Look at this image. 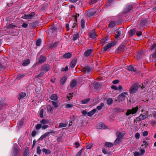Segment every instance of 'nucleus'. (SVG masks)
<instances>
[{"mask_svg":"<svg viewBox=\"0 0 156 156\" xmlns=\"http://www.w3.org/2000/svg\"><path fill=\"white\" fill-rule=\"evenodd\" d=\"M128 95L127 92L122 93L118 97V99L119 101H122L125 99L126 96Z\"/></svg>","mask_w":156,"mask_h":156,"instance_id":"nucleus-4","label":"nucleus"},{"mask_svg":"<svg viewBox=\"0 0 156 156\" xmlns=\"http://www.w3.org/2000/svg\"><path fill=\"white\" fill-rule=\"evenodd\" d=\"M41 39H38L36 42V45L37 46H39L41 44Z\"/></svg>","mask_w":156,"mask_h":156,"instance_id":"nucleus-49","label":"nucleus"},{"mask_svg":"<svg viewBox=\"0 0 156 156\" xmlns=\"http://www.w3.org/2000/svg\"><path fill=\"white\" fill-rule=\"evenodd\" d=\"M138 108H139L138 106H137L135 107L132 108L131 109H128L126 113V116H128L131 114H135L137 111Z\"/></svg>","mask_w":156,"mask_h":156,"instance_id":"nucleus-1","label":"nucleus"},{"mask_svg":"<svg viewBox=\"0 0 156 156\" xmlns=\"http://www.w3.org/2000/svg\"><path fill=\"white\" fill-rule=\"evenodd\" d=\"M113 102V100L111 98H108L107 100V103L108 105H110Z\"/></svg>","mask_w":156,"mask_h":156,"instance_id":"nucleus-32","label":"nucleus"},{"mask_svg":"<svg viewBox=\"0 0 156 156\" xmlns=\"http://www.w3.org/2000/svg\"><path fill=\"white\" fill-rule=\"evenodd\" d=\"M142 53V51H139L137 53V56H138V58H141V53Z\"/></svg>","mask_w":156,"mask_h":156,"instance_id":"nucleus-55","label":"nucleus"},{"mask_svg":"<svg viewBox=\"0 0 156 156\" xmlns=\"http://www.w3.org/2000/svg\"><path fill=\"white\" fill-rule=\"evenodd\" d=\"M125 132L124 131H122V132H117L116 133V135L117 138L120 139H121L123 137Z\"/></svg>","mask_w":156,"mask_h":156,"instance_id":"nucleus-10","label":"nucleus"},{"mask_svg":"<svg viewBox=\"0 0 156 156\" xmlns=\"http://www.w3.org/2000/svg\"><path fill=\"white\" fill-rule=\"evenodd\" d=\"M68 70V66H66V67L65 68H62V69L61 70L62 71H67Z\"/></svg>","mask_w":156,"mask_h":156,"instance_id":"nucleus-61","label":"nucleus"},{"mask_svg":"<svg viewBox=\"0 0 156 156\" xmlns=\"http://www.w3.org/2000/svg\"><path fill=\"white\" fill-rule=\"evenodd\" d=\"M135 29H133L131 30H130L129 33V35L130 36H132V35H134L135 34Z\"/></svg>","mask_w":156,"mask_h":156,"instance_id":"nucleus-34","label":"nucleus"},{"mask_svg":"<svg viewBox=\"0 0 156 156\" xmlns=\"http://www.w3.org/2000/svg\"><path fill=\"white\" fill-rule=\"evenodd\" d=\"M46 60L45 58L42 56H41L39 60V62L40 63H42L44 62Z\"/></svg>","mask_w":156,"mask_h":156,"instance_id":"nucleus-26","label":"nucleus"},{"mask_svg":"<svg viewBox=\"0 0 156 156\" xmlns=\"http://www.w3.org/2000/svg\"><path fill=\"white\" fill-rule=\"evenodd\" d=\"M77 59L76 58H74L71 62L70 64V66L71 68H73L75 66L76 63Z\"/></svg>","mask_w":156,"mask_h":156,"instance_id":"nucleus-20","label":"nucleus"},{"mask_svg":"<svg viewBox=\"0 0 156 156\" xmlns=\"http://www.w3.org/2000/svg\"><path fill=\"white\" fill-rule=\"evenodd\" d=\"M104 104L103 103H101L99 106L97 107V109L98 110H101L104 106Z\"/></svg>","mask_w":156,"mask_h":156,"instance_id":"nucleus-39","label":"nucleus"},{"mask_svg":"<svg viewBox=\"0 0 156 156\" xmlns=\"http://www.w3.org/2000/svg\"><path fill=\"white\" fill-rule=\"evenodd\" d=\"M90 37L92 38H95L96 37V32L94 30H93L90 34Z\"/></svg>","mask_w":156,"mask_h":156,"instance_id":"nucleus-18","label":"nucleus"},{"mask_svg":"<svg viewBox=\"0 0 156 156\" xmlns=\"http://www.w3.org/2000/svg\"><path fill=\"white\" fill-rule=\"evenodd\" d=\"M30 63V61L29 59H27L24 61L22 63V65L24 66H25L28 65Z\"/></svg>","mask_w":156,"mask_h":156,"instance_id":"nucleus-30","label":"nucleus"},{"mask_svg":"<svg viewBox=\"0 0 156 156\" xmlns=\"http://www.w3.org/2000/svg\"><path fill=\"white\" fill-rule=\"evenodd\" d=\"M106 126L103 123L101 122L99 123L97 126V128L98 129H105Z\"/></svg>","mask_w":156,"mask_h":156,"instance_id":"nucleus-15","label":"nucleus"},{"mask_svg":"<svg viewBox=\"0 0 156 156\" xmlns=\"http://www.w3.org/2000/svg\"><path fill=\"white\" fill-rule=\"evenodd\" d=\"M50 99L51 100L55 101L57 100L58 98L56 94H53L51 95L50 97Z\"/></svg>","mask_w":156,"mask_h":156,"instance_id":"nucleus-25","label":"nucleus"},{"mask_svg":"<svg viewBox=\"0 0 156 156\" xmlns=\"http://www.w3.org/2000/svg\"><path fill=\"white\" fill-rule=\"evenodd\" d=\"M114 0H108L105 5V9H111L112 6L111 3H112Z\"/></svg>","mask_w":156,"mask_h":156,"instance_id":"nucleus-11","label":"nucleus"},{"mask_svg":"<svg viewBox=\"0 0 156 156\" xmlns=\"http://www.w3.org/2000/svg\"><path fill=\"white\" fill-rule=\"evenodd\" d=\"M83 149L80 150L76 154V156H80L81 155Z\"/></svg>","mask_w":156,"mask_h":156,"instance_id":"nucleus-58","label":"nucleus"},{"mask_svg":"<svg viewBox=\"0 0 156 156\" xmlns=\"http://www.w3.org/2000/svg\"><path fill=\"white\" fill-rule=\"evenodd\" d=\"M140 155V153L137 151L135 152L134 153V155L135 156H138Z\"/></svg>","mask_w":156,"mask_h":156,"instance_id":"nucleus-64","label":"nucleus"},{"mask_svg":"<svg viewBox=\"0 0 156 156\" xmlns=\"http://www.w3.org/2000/svg\"><path fill=\"white\" fill-rule=\"evenodd\" d=\"M41 127L42 125L40 124H37L35 126L36 129L37 130L39 129Z\"/></svg>","mask_w":156,"mask_h":156,"instance_id":"nucleus-51","label":"nucleus"},{"mask_svg":"<svg viewBox=\"0 0 156 156\" xmlns=\"http://www.w3.org/2000/svg\"><path fill=\"white\" fill-rule=\"evenodd\" d=\"M37 153L38 154H41V150L40 149V147L38 146L37 149Z\"/></svg>","mask_w":156,"mask_h":156,"instance_id":"nucleus-45","label":"nucleus"},{"mask_svg":"<svg viewBox=\"0 0 156 156\" xmlns=\"http://www.w3.org/2000/svg\"><path fill=\"white\" fill-rule=\"evenodd\" d=\"M53 111L52 107L50 105L47 106V112L48 114H51Z\"/></svg>","mask_w":156,"mask_h":156,"instance_id":"nucleus-23","label":"nucleus"},{"mask_svg":"<svg viewBox=\"0 0 156 156\" xmlns=\"http://www.w3.org/2000/svg\"><path fill=\"white\" fill-rule=\"evenodd\" d=\"M50 66L48 65H43L41 68L42 71L46 72L50 69Z\"/></svg>","mask_w":156,"mask_h":156,"instance_id":"nucleus-9","label":"nucleus"},{"mask_svg":"<svg viewBox=\"0 0 156 156\" xmlns=\"http://www.w3.org/2000/svg\"><path fill=\"white\" fill-rule=\"evenodd\" d=\"M116 25V22L115 21L111 22L109 24V27L110 28H113Z\"/></svg>","mask_w":156,"mask_h":156,"instance_id":"nucleus-29","label":"nucleus"},{"mask_svg":"<svg viewBox=\"0 0 156 156\" xmlns=\"http://www.w3.org/2000/svg\"><path fill=\"white\" fill-rule=\"evenodd\" d=\"M135 136L136 138L138 139L140 138V135L139 133H137L135 134Z\"/></svg>","mask_w":156,"mask_h":156,"instance_id":"nucleus-63","label":"nucleus"},{"mask_svg":"<svg viewBox=\"0 0 156 156\" xmlns=\"http://www.w3.org/2000/svg\"><path fill=\"white\" fill-rule=\"evenodd\" d=\"M67 78L66 77L64 76L62 77V78L60 80V84H61L62 85L65 83L66 81V80Z\"/></svg>","mask_w":156,"mask_h":156,"instance_id":"nucleus-28","label":"nucleus"},{"mask_svg":"<svg viewBox=\"0 0 156 156\" xmlns=\"http://www.w3.org/2000/svg\"><path fill=\"white\" fill-rule=\"evenodd\" d=\"M121 141V139H119V138H117L115 141L114 144L115 145H116L120 142Z\"/></svg>","mask_w":156,"mask_h":156,"instance_id":"nucleus-35","label":"nucleus"},{"mask_svg":"<svg viewBox=\"0 0 156 156\" xmlns=\"http://www.w3.org/2000/svg\"><path fill=\"white\" fill-rule=\"evenodd\" d=\"M150 124L152 126H154L156 125V121L155 120H152L150 122Z\"/></svg>","mask_w":156,"mask_h":156,"instance_id":"nucleus-54","label":"nucleus"},{"mask_svg":"<svg viewBox=\"0 0 156 156\" xmlns=\"http://www.w3.org/2000/svg\"><path fill=\"white\" fill-rule=\"evenodd\" d=\"M143 144L142 145V146H144V147L146 148L148 145V142L145 140H143Z\"/></svg>","mask_w":156,"mask_h":156,"instance_id":"nucleus-47","label":"nucleus"},{"mask_svg":"<svg viewBox=\"0 0 156 156\" xmlns=\"http://www.w3.org/2000/svg\"><path fill=\"white\" fill-rule=\"evenodd\" d=\"M96 111V109H94L92 111H90L87 113V115L91 117L93 115H94Z\"/></svg>","mask_w":156,"mask_h":156,"instance_id":"nucleus-21","label":"nucleus"},{"mask_svg":"<svg viewBox=\"0 0 156 156\" xmlns=\"http://www.w3.org/2000/svg\"><path fill=\"white\" fill-rule=\"evenodd\" d=\"M90 100V99L89 98H87L86 99L83 100L82 101V103L83 104H85L88 102Z\"/></svg>","mask_w":156,"mask_h":156,"instance_id":"nucleus-50","label":"nucleus"},{"mask_svg":"<svg viewBox=\"0 0 156 156\" xmlns=\"http://www.w3.org/2000/svg\"><path fill=\"white\" fill-rule=\"evenodd\" d=\"M67 124L66 123H60L59 124V127L60 128L64 127L67 126Z\"/></svg>","mask_w":156,"mask_h":156,"instance_id":"nucleus-46","label":"nucleus"},{"mask_svg":"<svg viewBox=\"0 0 156 156\" xmlns=\"http://www.w3.org/2000/svg\"><path fill=\"white\" fill-rule=\"evenodd\" d=\"M85 21L84 19H82L80 22V27L82 29H83L85 27Z\"/></svg>","mask_w":156,"mask_h":156,"instance_id":"nucleus-27","label":"nucleus"},{"mask_svg":"<svg viewBox=\"0 0 156 156\" xmlns=\"http://www.w3.org/2000/svg\"><path fill=\"white\" fill-rule=\"evenodd\" d=\"M73 105L72 104H67L66 105V108H70L73 107Z\"/></svg>","mask_w":156,"mask_h":156,"instance_id":"nucleus-43","label":"nucleus"},{"mask_svg":"<svg viewBox=\"0 0 156 156\" xmlns=\"http://www.w3.org/2000/svg\"><path fill=\"white\" fill-rule=\"evenodd\" d=\"M147 16L146 17V18L143 19L142 20L140 21V25L142 27L144 26L146 24L147 21L146 18H147Z\"/></svg>","mask_w":156,"mask_h":156,"instance_id":"nucleus-17","label":"nucleus"},{"mask_svg":"<svg viewBox=\"0 0 156 156\" xmlns=\"http://www.w3.org/2000/svg\"><path fill=\"white\" fill-rule=\"evenodd\" d=\"M127 69L129 71H131L133 72L136 71V69L134 68L133 66L131 65H130L127 66Z\"/></svg>","mask_w":156,"mask_h":156,"instance_id":"nucleus-22","label":"nucleus"},{"mask_svg":"<svg viewBox=\"0 0 156 156\" xmlns=\"http://www.w3.org/2000/svg\"><path fill=\"white\" fill-rule=\"evenodd\" d=\"M116 43V41H115L106 44L104 48L103 52H105L106 51L109 49L111 47L113 46Z\"/></svg>","mask_w":156,"mask_h":156,"instance_id":"nucleus-3","label":"nucleus"},{"mask_svg":"<svg viewBox=\"0 0 156 156\" xmlns=\"http://www.w3.org/2000/svg\"><path fill=\"white\" fill-rule=\"evenodd\" d=\"M16 27L15 25L13 24L12 23H11L9 25V26H8V28H12L13 27Z\"/></svg>","mask_w":156,"mask_h":156,"instance_id":"nucleus-57","label":"nucleus"},{"mask_svg":"<svg viewBox=\"0 0 156 156\" xmlns=\"http://www.w3.org/2000/svg\"><path fill=\"white\" fill-rule=\"evenodd\" d=\"M56 30L55 27H53L50 28L49 31L48 32V34L51 36H52L53 35V34L55 33V32Z\"/></svg>","mask_w":156,"mask_h":156,"instance_id":"nucleus-13","label":"nucleus"},{"mask_svg":"<svg viewBox=\"0 0 156 156\" xmlns=\"http://www.w3.org/2000/svg\"><path fill=\"white\" fill-rule=\"evenodd\" d=\"M80 35L79 34H76L73 35V39L74 41H76L78 39Z\"/></svg>","mask_w":156,"mask_h":156,"instance_id":"nucleus-40","label":"nucleus"},{"mask_svg":"<svg viewBox=\"0 0 156 156\" xmlns=\"http://www.w3.org/2000/svg\"><path fill=\"white\" fill-rule=\"evenodd\" d=\"M92 52L93 50L92 49H89L85 51L84 55L86 57H88L90 55Z\"/></svg>","mask_w":156,"mask_h":156,"instance_id":"nucleus-14","label":"nucleus"},{"mask_svg":"<svg viewBox=\"0 0 156 156\" xmlns=\"http://www.w3.org/2000/svg\"><path fill=\"white\" fill-rule=\"evenodd\" d=\"M73 97V95L71 93L68 94L67 96V98H68L69 100H70V99L72 98Z\"/></svg>","mask_w":156,"mask_h":156,"instance_id":"nucleus-48","label":"nucleus"},{"mask_svg":"<svg viewBox=\"0 0 156 156\" xmlns=\"http://www.w3.org/2000/svg\"><path fill=\"white\" fill-rule=\"evenodd\" d=\"M114 144L110 143V142H106L105 143V145L108 147H112L114 145Z\"/></svg>","mask_w":156,"mask_h":156,"instance_id":"nucleus-36","label":"nucleus"},{"mask_svg":"<svg viewBox=\"0 0 156 156\" xmlns=\"http://www.w3.org/2000/svg\"><path fill=\"white\" fill-rule=\"evenodd\" d=\"M96 13V12L93 10H87L85 14L87 17H90L94 15Z\"/></svg>","mask_w":156,"mask_h":156,"instance_id":"nucleus-12","label":"nucleus"},{"mask_svg":"<svg viewBox=\"0 0 156 156\" xmlns=\"http://www.w3.org/2000/svg\"><path fill=\"white\" fill-rule=\"evenodd\" d=\"M44 110L43 108L41 109L40 112H39V116L41 118H43V113Z\"/></svg>","mask_w":156,"mask_h":156,"instance_id":"nucleus-41","label":"nucleus"},{"mask_svg":"<svg viewBox=\"0 0 156 156\" xmlns=\"http://www.w3.org/2000/svg\"><path fill=\"white\" fill-rule=\"evenodd\" d=\"M126 9L127 10H132L134 9L135 8L131 4H129L127 5Z\"/></svg>","mask_w":156,"mask_h":156,"instance_id":"nucleus-37","label":"nucleus"},{"mask_svg":"<svg viewBox=\"0 0 156 156\" xmlns=\"http://www.w3.org/2000/svg\"><path fill=\"white\" fill-rule=\"evenodd\" d=\"M52 105H53L55 108H56L58 107L57 103L54 101H52Z\"/></svg>","mask_w":156,"mask_h":156,"instance_id":"nucleus-56","label":"nucleus"},{"mask_svg":"<svg viewBox=\"0 0 156 156\" xmlns=\"http://www.w3.org/2000/svg\"><path fill=\"white\" fill-rule=\"evenodd\" d=\"M138 88V84L136 83L133 84L129 90V92L130 94L135 93L136 92Z\"/></svg>","mask_w":156,"mask_h":156,"instance_id":"nucleus-2","label":"nucleus"},{"mask_svg":"<svg viewBox=\"0 0 156 156\" xmlns=\"http://www.w3.org/2000/svg\"><path fill=\"white\" fill-rule=\"evenodd\" d=\"M98 1V0H91L89 2V4H92L94 3H96Z\"/></svg>","mask_w":156,"mask_h":156,"instance_id":"nucleus-53","label":"nucleus"},{"mask_svg":"<svg viewBox=\"0 0 156 156\" xmlns=\"http://www.w3.org/2000/svg\"><path fill=\"white\" fill-rule=\"evenodd\" d=\"M92 146V144H89L87 145L86 148L87 149H90L91 148Z\"/></svg>","mask_w":156,"mask_h":156,"instance_id":"nucleus-60","label":"nucleus"},{"mask_svg":"<svg viewBox=\"0 0 156 156\" xmlns=\"http://www.w3.org/2000/svg\"><path fill=\"white\" fill-rule=\"evenodd\" d=\"M79 16V14H76V15L75 16V22L73 24V27L74 28L76 27V18L78 16Z\"/></svg>","mask_w":156,"mask_h":156,"instance_id":"nucleus-31","label":"nucleus"},{"mask_svg":"<svg viewBox=\"0 0 156 156\" xmlns=\"http://www.w3.org/2000/svg\"><path fill=\"white\" fill-rule=\"evenodd\" d=\"M25 76L23 74H19L17 77L16 79L18 80H20L23 78Z\"/></svg>","mask_w":156,"mask_h":156,"instance_id":"nucleus-44","label":"nucleus"},{"mask_svg":"<svg viewBox=\"0 0 156 156\" xmlns=\"http://www.w3.org/2000/svg\"><path fill=\"white\" fill-rule=\"evenodd\" d=\"M42 151L46 154H48L51 153L50 150H47L45 148H44L42 150Z\"/></svg>","mask_w":156,"mask_h":156,"instance_id":"nucleus-38","label":"nucleus"},{"mask_svg":"<svg viewBox=\"0 0 156 156\" xmlns=\"http://www.w3.org/2000/svg\"><path fill=\"white\" fill-rule=\"evenodd\" d=\"M156 48V44H154L152 45L151 47V50H154Z\"/></svg>","mask_w":156,"mask_h":156,"instance_id":"nucleus-59","label":"nucleus"},{"mask_svg":"<svg viewBox=\"0 0 156 156\" xmlns=\"http://www.w3.org/2000/svg\"><path fill=\"white\" fill-rule=\"evenodd\" d=\"M29 152L27 150L25 149L23 154V156H28Z\"/></svg>","mask_w":156,"mask_h":156,"instance_id":"nucleus-52","label":"nucleus"},{"mask_svg":"<svg viewBox=\"0 0 156 156\" xmlns=\"http://www.w3.org/2000/svg\"><path fill=\"white\" fill-rule=\"evenodd\" d=\"M122 33V31L121 29H117L115 30V38L116 39L119 38L120 36Z\"/></svg>","mask_w":156,"mask_h":156,"instance_id":"nucleus-8","label":"nucleus"},{"mask_svg":"<svg viewBox=\"0 0 156 156\" xmlns=\"http://www.w3.org/2000/svg\"><path fill=\"white\" fill-rule=\"evenodd\" d=\"M19 96L18 97V99L20 100L23 99L26 96V94L25 93H22L19 94Z\"/></svg>","mask_w":156,"mask_h":156,"instance_id":"nucleus-24","label":"nucleus"},{"mask_svg":"<svg viewBox=\"0 0 156 156\" xmlns=\"http://www.w3.org/2000/svg\"><path fill=\"white\" fill-rule=\"evenodd\" d=\"M148 117L147 115L145 114L143 115L142 114H141L140 115L136 118V121L139 122L141 120H144Z\"/></svg>","mask_w":156,"mask_h":156,"instance_id":"nucleus-6","label":"nucleus"},{"mask_svg":"<svg viewBox=\"0 0 156 156\" xmlns=\"http://www.w3.org/2000/svg\"><path fill=\"white\" fill-rule=\"evenodd\" d=\"M76 81L75 80H73L72 81V82L71 83L70 87H73L75 86L76 85Z\"/></svg>","mask_w":156,"mask_h":156,"instance_id":"nucleus-33","label":"nucleus"},{"mask_svg":"<svg viewBox=\"0 0 156 156\" xmlns=\"http://www.w3.org/2000/svg\"><path fill=\"white\" fill-rule=\"evenodd\" d=\"M40 123L42 125H45L48 123V121L45 119H43L40 122Z\"/></svg>","mask_w":156,"mask_h":156,"instance_id":"nucleus-42","label":"nucleus"},{"mask_svg":"<svg viewBox=\"0 0 156 156\" xmlns=\"http://www.w3.org/2000/svg\"><path fill=\"white\" fill-rule=\"evenodd\" d=\"M83 71L87 73H90L91 71V69L88 66H85L83 69Z\"/></svg>","mask_w":156,"mask_h":156,"instance_id":"nucleus-16","label":"nucleus"},{"mask_svg":"<svg viewBox=\"0 0 156 156\" xmlns=\"http://www.w3.org/2000/svg\"><path fill=\"white\" fill-rule=\"evenodd\" d=\"M35 15V12H33L29 15H25L22 18L25 19H31Z\"/></svg>","mask_w":156,"mask_h":156,"instance_id":"nucleus-7","label":"nucleus"},{"mask_svg":"<svg viewBox=\"0 0 156 156\" xmlns=\"http://www.w3.org/2000/svg\"><path fill=\"white\" fill-rule=\"evenodd\" d=\"M19 150L16 145H15L12 150V154L13 156H16L19 153Z\"/></svg>","mask_w":156,"mask_h":156,"instance_id":"nucleus-5","label":"nucleus"},{"mask_svg":"<svg viewBox=\"0 0 156 156\" xmlns=\"http://www.w3.org/2000/svg\"><path fill=\"white\" fill-rule=\"evenodd\" d=\"M143 135L144 136H146L148 135V133L147 131H144L142 133Z\"/></svg>","mask_w":156,"mask_h":156,"instance_id":"nucleus-62","label":"nucleus"},{"mask_svg":"<svg viewBox=\"0 0 156 156\" xmlns=\"http://www.w3.org/2000/svg\"><path fill=\"white\" fill-rule=\"evenodd\" d=\"M72 55L71 53L68 52L63 55V57L65 58H69L72 56Z\"/></svg>","mask_w":156,"mask_h":156,"instance_id":"nucleus-19","label":"nucleus"}]
</instances>
